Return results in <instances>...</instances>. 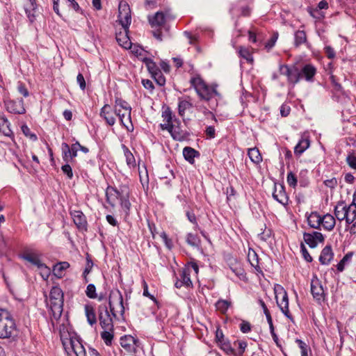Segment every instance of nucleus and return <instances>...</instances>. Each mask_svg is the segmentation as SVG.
Listing matches in <instances>:
<instances>
[{
	"label": "nucleus",
	"mask_w": 356,
	"mask_h": 356,
	"mask_svg": "<svg viewBox=\"0 0 356 356\" xmlns=\"http://www.w3.org/2000/svg\"><path fill=\"white\" fill-rule=\"evenodd\" d=\"M190 83L202 100L210 102L216 97H220V93L216 90V86H208L199 75L192 77Z\"/></svg>",
	"instance_id": "nucleus-1"
},
{
	"label": "nucleus",
	"mask_w": 356,
	"mask_h": 356,
	"mask_svg": "<svg viewBox=\"0 0 356 356\" xmlns=\"http://www.w3.org/2000/svg\"><path fill=\"white\" fill-rule=\"evenodd\" d=\"M63 292L58 286H53L49 293V308L54 319L58 320L63 310Z\"/></svg>",
	"instance_id": "nucleus-2"
},
{
	"label": "nucleus",
	"mask_w": 356,
	"mask_h": 356,
	"mask_svg": "<svg viewBox=\"0 0 356 356\" xmlns=\"http://www.w3.org/2000/svg\"><path fill=\"white\" fill-rule=\"evenodd\" d=\"M16 331V324L12 314L6 309H0V339H9Z\"/></svg>",
	"instance_id": "nucleus-3"
},
{
	"label": "nucleus",
	"mask_w": 356,
	"mask_h": 356,
	"mask_svg": "<svg viewBox=\"0 0 356 356\" xmlns=\"http://www.w3.org/2000/svg\"><path fill=\"white\" fill-rule=\"evenodd\" d=\"M275 292L276 293L277 304L280 310L285 316L289 319H292V316L289 309V298L286 291H284L282 286L277 285L275 288Z\"/></svg>",
	"instance_id": "nucleus-4"
},
{
	"label": "nucleus",
	"mask_w": 356,
	"mask_h": 356,
	"mask_svg": "<svg viewBox=\"0 0 356 356\" xmlns=\"http://www.w3.org/2000/svg\"><path fill=\"white\" fill-rule=\"evenodd\" d=\"M149 22L151 26L154 29H156V30L152 31V34L154 37L159 41H162V33L160 31V29L165 26V15L161 12L159 11L156 13L152 17H148Z\"/></svg>",
	"instance_id": "nucleus-5"
},
{
	"label": "nucleus",
	"mask_w": 356,
	"mask_h": 356,
	"mask_svg": "<svg viewBox=\"0 0 356 356\" xmlns=\"http://www.w3.org/2000/svg\"><path fill=\"white\" fill-rule=\"evenodd\" d=\"M129 188L127 186H120V188L108 186L106 189V202L114 207L118 200H120L122 195L125 193Z\"/></svg>",
	"instance_id": "nucleus-6"
},
{
	"label": "nucleus",
	"mask_w": 356,
	"mask_h": 356,
	"mask_svg": "<svg viewBox=\"0 0 356 356\" xmlns=\"http://www.w3.org/2000/svg\"><path fill=\"white\" fill-rule=\"evenodd\" d=\"M118 21L127 31L131 22V9L126 1H120L118 6Z\"/></svg>",
	"instance_id": "nucleus-7"
},
{
	"label": "nucleus",
	"mask_w": 356,
	"mask_h": 356,
	"mask_svg": "<svg viewBox=\"0 0 356 356\" xmlns=\"http://www.w3.org/2000/svg\"><path fill=\"white\" fill-rule=\"evenodd\" d=\"M280 72L281 74L287 77V80L289 83H293V85L298 83L301 80L300 70L295 65L292 66L280 65Z\"/></svg>",
	"instance_id": "nucleus-8"
},
{
	"label": "nucleus",
	"mask_w": 356,
	"mask_h": 356,
	"mask_svg": "<svg viewBox=\"0 0 356 356\" xmlns=\"http://www.w3.org/2000/svg\"><path fill=\"white\" fill-rule=\"evenodd\" d=\"M98 318L102 329L113 330V319L106 305H100L98 307Z\"/></svg>",
	"instance_id": "nucleus-9"
},
{
	"label": "nucleus",
	"mask_w": 356,
	"mask_h": 356,
	"mask_svg": "<svg viewBox=\"0 0 356 356\" xmlns=\"http://www.w3.org/2000/svg\"><path fill=\"white\" fill-rule=\"evenodd\" d=\"M80 148V143L76 141L71 146L66 143L61 145L62 157L65 163H70L74 161V159L77 156V152Z\"/></svg>",
	"instance_id": "nucleus-10"
},
{
	"label": "nucleus",
	"mask_w": 356,
	"mask_h": 356,
	"mask_svg": "<svg viewBox=\"0 0 356 356\" xmlns=\"http://www.w3.org/2000/svg\"><path fill=\"white\" fill-rule=\"evenodd\" d=\"M70 215L77 229L81 232L87 231L88 222L86 216L81 211H71Z\"/></svg>",
	"instance_id": "nucleus-11"
},
{
	"label": "nucleus",
	"mask_w": 356,
	"mask_h": 356,
	"mask_svg": "<svg viewBox=\"0 0 356 356\" xmlns=\"http://www.w3.org/2000/svg\"><path fill=\"white\" fill-rule=\"evenodd\" d=\"M4 102L6 110L9 113L14 114H24L26 113V109L24 106V100L22 98L17 99V100H7Z\"/></svg>",
	"instance_id": "nucleus-12"
},
{
	"label": "nucleus",
	"mask_w": 356,
	"mask_h": 356,
	"mask_svg": "<svg viewBox=\"0 0 356 356\" xmlns=\"http://www.w3.org/2000/svg\"><path fill=\"white\" fill-rule=\"evenodd\" d=\"M191 271L188 268H183L179 272V277L177 278V281L175 283V286L177 289H180L182 286L186 288L193 286L192 281L191 280Z\"/></svg>",
	"instance_id": "nucleus-13"
},
{
	"label": "nucleus",
	"mask_w": 356,
	"mask_h": 356,
	"mask_svg": "<svg viewBox=\"0 0 356 356\" xmlns=\"http://www.w3.org/2000/svg\"><path fill=\"white\" fill-rule=\"evenodd\" d=\"M311 293L314 299L318 301L322 300L325 298V291L321 282L314 276L311 281Z\"/></svg>",
	"instance_id": "nucleus-14"
},
{
	"label": "nucleus",
	"mask_w": 356,
	"mask_h": 356,
	"mask_svg": "<svg viewBox=\"0 0 356 356\" xmlns=\"http://www.w3.org/2000/svg\"><path fill=\"white\" fill-rule=\"evenodd\" d=\"M300 70V78L307 82H313L316 74V68L312 64L305 65Z\"/></svg>",
	"instance_id": "nucleus-15"
},
{
	"label": "nucleus",
	"mask_w": 356,
	"mask_h": 356,
	"mask_svg": "<svg viewBox=\"0 0 356 356\" xmlns=\"http://www.w3.org/2000/svg\"><path fill=\"white\" fill-rule=\"evenodd\" d=\"M100 116L104 119L106 124L113 126L115 123V118L109 104H105L101 109Z\"/></svg>",
	"instance_id": "nucleus-16"
},
{
	"label": "nucleus",
	"mask_w": 356,
	"mask_h": 356,
	"mask_svg": "<svg viewBox=\"0 0 356 356\" xmlns=\"http://www.w3.org/2000/svg\"><path fill=\"white\" fill-rule=\"evenodd\" d=\"M334 252L331 245H326L321 251L319 261L322 265H328L333 259Z\"/></svg>",
	"instance_id": "nucleus-17"
},
{
	"label": "nucleus",
	"mask_w": 356,
	"mask_h": 356,
	"mask_svg": "<svg viewBox=\"0 0 356 356\" xmlns=\"http://www.w3.org/2000/svg\"><path fill=\"white\" fill-rule=\"evenodd\" d=\"M192 107L193 104L191 102V97L189 96H186L184 98H178V113L181 117H184L186 111Z\"/></svg>",
	"instance_id": "nucleus-18"
},
{
	"label": "nucleus",
	"mask_w": 356,
	"mask_h": 356,
	"mask_svg": "<svg viewBox=\"0 0 356 356\" xmlns=\"http://www.w3.org/2000/svg\"><path fill=\"white\" fill-rule=\"evenodd\" d=\"M70 345L76 356H86V349L81 340L71 339Z\"/></svg>",
	"instance_id": "nucleus-19"
},
{
	"label": "nucleus",
	"mask_w": 356,
	"mask_h": 356,
	"mask_svg": "<svg viewBox=\"0 0 356 356\" xmlns=\"http://www.w3.org/2000/svg\"><path fill=\"white\" fill-rule=\"evenodd\" d=\"M273 198L282 204V205H286L288 204V197L284 191V188L283 186H280V189L277 190L276 188H275L274 192L273 193Z\"/></svg>",
	"instance_id": "nucleus-20"
},
{
	"label": "nucleus",
	"mask_w": 356,
	"mask_h": 356,
	"mask_svg": "<svg viewBox=\"0 0 356 356\" xmlns=\"http://www.w3.org/2000/svg\"><path fill=\"white\" fill-rule=\"evenodd\" d=\"M21 258L27 261L28 262L31 263L32 265L35 266L38 268L40 266H43V264L40 259L39 256L35 253L32 252H26L24 253Z\"/></svg>",
	"instance_id": "nucleus-21"
},
{
	"label": "nucleus",
	"mask_w": 356,
	"mask_h": 356,
	"mask_svg": "<svg viewBox=\"0 0 356 356\" xmlns=\"http://www.w3.org/2000/svg\"><path fill=\"white\" fill-rule=\"evenodd\" d=\"M128 30L125 31L124 29V33H116V40L118 44L125 49H128L131 47V40L128 36Z\"/></svg>",
	"instance_id": "nucleus-22"
},
{
	"label": "nucleus",
	"mask_w": 356,
	"mask_h": 356,
	"mask_svg": "<svg viewBox=\"0 0 356 356\" xmlns=\"http://www.w3.org/2000/svg\"><path fill=\"white\" fill-rule=\"evenodd\" d=\"M183 156L184 159L189 162L191 164H193L195 162V158L200 156L198 151L191 147H185L183 149Z\"/></svg>",
	"instance_id": "nucleus-23"
},
{
	"label": "nucleus",
	"mask_w": 356,
	"mask_h": 356,
	"mask_svg": "<svg viewBox=\"0 0 356 356\" xmlns=\"http://www.w3.org/2000/svg\"><path fill=\"white\" fill-rule=\"evenodd\" d=\"M84 309L88 323L91 326L95 325L97 323V317L93 306L92 305L87 304L85 305Z\"/></svg>",
	"instance_id": "nucleus-24"
},
{
	"label": "nucleus",
	"mask_w": 356,
	"mask_h": 356,
	"mask_svg": "<svg viewBox=\"0 0 356 356\" xmlns=\"http://www.w3.org/2000/svg\"><path fill=\"white\" fill-rule=\"evenodd\" d=\"M334 215L339 221L346 220L348 213L346 211V206L344 205L343 202L341 201L338 202L337 205L334 208Z\"/></svg>",
	"instance_id": "nucleus-25"
},
{
	"label": "nucleus",
	"mask_w": 356,
	"mask_h": 356,
	"mask_svg": "<svg viewBox=\"0 0 356 356\" xmlns=\"http://www.w3.org/2000/svg\"><path fill=\"white\" fill-rule=\"evenodd\" d=\"M335 218L330 214L324 215L321 216V225H322L323 228L327 231H331L335 226Z\"/></svg>",
	"instance_id": "nucleus-26"
},
{
	"label": "nucleus",
	"mask_w": 356,
	"mask_h": 356,
	"mask_svg": "<svg viewBox=\"0 0 356 356\" xmlns=\"http://www.w3.org/2000/svg\"><path fill=\"white\" fill-rule=\"evenodd\" d=\"M114 113H115V115L119 118L120 123L122 126L127 127V129L129 130V127L127 124V122H129L131 124V126L133 128V125L131 124V114L129 116L128 114H126V111H124V112L122 113V110L118 108H115Z\"/></svg>",
	"instance_id": "nucleus-27"
},
{
	"label": "nucleus",
	"mask_w": 356,
	"mask_h": 356,
	"mask_svg": "<svg viewBox=\"0 0 356 356\" xmlns=\"http://www.w3.org/2000/svg\"><path fill=\"white\" fill-rule=\"evenodd\" d=\"M170 134L175 140L179 141L185 140L189 136L188 133L181 130L179 126H176L175 124H174Z\"/></svg>",
	"instance_id": "nucleus-28"
},
{
	"label": "nucleus",
	"mask_w": 356,
	"mask_h": 356,
	"mask_svg": "<svg viewBox=\"0 0 356 356\" xmlns=\"http://www.w3.org/2000/svg\"><path fill=\"white\" fill-rule=\"evenodd\" d=\"M307 222L309 225L314 229H320L321 216L317 212H312L307 217Z\"/></svg>",
	"instance_id": "nucleus-29"
},
{
	"label": "nucleus",
	"mask_w": 356,
	"mask_h": 356,
	"mask_svg": "<svg viewBox=\"0 0 356 356\" xmlns=\"http://www.w3.org/2000/svg\"><path fill=\"white\" fill-rule=\"evenodd\" d=\"M70 267V264L67 261H61L57 263L53 267L54 275L60 278L64 275V271Z\"/></svg>",
	"instance_id": "nucleus-30"
},
{
	"label": "nucleus",
	"mask_w": 356,
	"mask_h": 356,
	"mask_svg": "<svg viewBox=\"0 0 356 356\" xmlns=\"http://www.w3.org/2000/svg\"><path fill=\"white\" fill-rule=\"evenodd\" d=\"M138 341L137 339L131 335H124L120 338L121 346L128 350H130L134 345H136Z\"/></svg>",
	"instance_id": "nucleus-31"
},
{
	"label": "nucleus",
	"mask_w": 356,
	"mask_h": 356,
	"mask_svg": "<svg viewBox=\"0 0 356 356\" xmlns=\"http://www.w3.org/2000/svg\"><path fill=\"white\" fill-rule=\"evenodd\" d=\"M309 145L308 138H301L294 147V154L297 156L301 155L309 147Z\"/></svg>",
	"instance_id": "nucleus-32"
},
{
	"label": "nucleus",
	"mask_w": 356,
	"mask_h": 356,
	"mask_svg": "<svg viewBox=\"0 0 356 356\" xmlns=\"http://www.w3.org/2000/svg\"><path fill=\"white\" fill-rule=\"evenodd\" d=\"M306 33L303 30H298L294 33V45L296 47H300L301 44H307Z\"/></svg>",
	"instance_id": "nucleus-33"
},
{
	"label": "nucleus",
	"mask_w": 356,
	"mask_h": 356,
	"mask_svg": "<svg viewBox=\"0 0 356 356\" xmlns=\"http://www.w3.org/2000/svg\"><path fill=\"white\" fill-rule=\"evenodd\" d=\"M122 149H123L127 165L130 168L136 167V163L135 157L129 148L125 145H122Z\"/></svg>",
	"instance_id": "nucleus-34"
},
{
	"label": "nucleus",
	"mask_w": 356,
	"mask_h": 356,
	"mask_svg": "<svg viewBox=\"0 0 356 356\" xmlns=\"http://www.w3.org/2000/svg\"><path fill=\"white\" fill-rule=\"evenodd\" d=\"M143 62L145 64L147 70L152 76L161 71V70L156 65V63L154 62L152 59L149 58H143Z\"/></svg>",
	"instance_id": "nucleus-35"
},
{
	"label": "nucleus",
	"mask_w": 356,
	"mask_h": 356,
	"mask_svg": "<svg viewBox=\"0 0 356 356\" xmlns=\"http://www.w3.org/2000/svg\"><path fill=\"white\" fill-rule=\"evenodd\" d=\"M129 191L128 188L127 191L124 194V195H122V197L121 198V200H120L121 207L123 209V211L125 212L127 216L129 215L130 208H131V203L129 202Z\"/></svg>",
	"instance_id": "nucleus-36"
},
{
	"label": "nucleus",
	"mask_w": 356,
	"mask_h": 356,
	"mask_svg": "<svg viewBox=\"0 0 356 356\" xmlns=\"http://www.w3.org/2000/svg\"><path fill=\"white\" fill-rule=\"evenodd\" d=\"M115 108H122L124 111H126V114H128L129 116L130 113H131V107L129 106V103L121 98H115L114 111Z\"/></svg>",
	"instance_id": "nucleus-37"
},
{
	"label": "nucleus",
	"mask_w": 356,
	"mask_h": 356,
	"mask_svg": "<svg viewBox=\"0 0 356 356\" xmlns=\"http://www.w3.org/2000/svg\"><path fill=\"white\" fill-rule=\"evenodd\" d=\"M248 155L254 163L259 164L262 161V157L259 149L256 147L249 149Z\"/></svg>",
	"instance_id": "nucleus-38"
},
{
	"label": "nucleus",
	"mask_w": 356,
	"mask_h": 356,
	"mask_svg": "<svg viewBox=\"0 0 356 356\" xmlns=\"http://www.w3.org/2000/svg\"><path fill=\"white\" fill-rule=\"evenodd\" d=\"M218 345L227 355H236L235 350L232 347L230 341L228 339H224V341H221Z\"/></svg>",
	"instance_id": "nucleus-39"
},
{
	"label": "nucleus",
	"mask_w": 356,
	"mask_h": 356,
	"mask_svg": "<svg viewBox=\"0 0 356 356\" xmlns=\"http://www.w3.org/2000/svg\"><path fill=\"white\" fill-rule=\"evenodd\" d=\"M186 243L194 248H198L200 245L201 241L197 235L188 233L186 238Z\"/></svg>",
	"instance_id": "nucleus-40"
},
{
	"label": "nucleus",
	"mask_w": 356,
	"mask_h": 356,
	"mask_svg": "<svg viewBox=\"0 0 356 356\" xmlns=\"http://www.w3.org/2000/svg\"><path fill=\"white\" fill-rule=\"evenodd\" d=\"M230 305L231 302L222 299L218 300L215 304L216 309L222 314H225Z\"/></svg>",
	"instance_id": "nucleus-41"
},
{
	"label": "nucleus",
	"mask_w": 356,
	"mask_h": 356,
	"mask_svg": "<svg viewBox=\"0 0 356 356\" xmlns=\"http://www.w3.org/2000/svg\"><path fill=\"white\" fill-rule=\"evenodd\" d=\"M93 266V262L90 256L87 254L86 255V264L83 272V277L86 283L88 282V275L91 272Z\"/></svg>",
	"instance_id": "nucleus-42"
},
{
	"label": "nucleus",
	"mask_w": 356,
	"mask_h": 356,
	"mask_svg": "<svg viewBox=\"0 0 356 356\" xmlns=\"http://www.w3.org/2000/svg\"><path fill=\"white\" fill-rule=\"evenodd\" d=\"M347 217L346 222L347 224H351L356 220V207H352L349 205L346 207Z\"/></svg>",
	"instance_id": "nucleus-43"
},
{
	"label": "nucleus",
	"mask_w": 356,
	"mask_h": 356,
	"mask_svg": "<svg viewBox=\"0 0 356 356\" xmlns=\"http://www.w3.org/2000/svg\"><path fill=\"white\" fill-rule=\"evenodd\" d=\"M238 54L241 57L245 59L249 63L253 62V57L249 49L244 47H239Z\"/></svg>",
	"instance_id": "nucleus-44"
},
{
	"label": "nucleus",
	"mask_w": 356,
	"mask_h": 356,
	"mask_svg": "<svg viewBox=\"0 0 356 356\" xmlns=\"http://www.w3.org/2000/svg\"><path fill=\"white\" fill-rule=\"evenodd\" d=\"M113 330H104L101 333V337L104 340L106 346H110L112 343L113 339Z\"/></svg>",
	"instance_id": "nucleus-45"
},
{
	"label": "nucleus",
	"mask_w": 356,
	"mask_h": 356,
	"mask_svg": "<svg viewBox=\"0 0 356 356\" xmlns=\"http://www.w3.org/2000/svg\"><path fill=\"white\" fill-rule=\"evenodd\" d=\"M303 239L305 242L311 248H314L317 246V242L314 238V235L312 233L305 232L303 234Z\"/></svg>",
	"instance_id": "nucleus-46"
},
{
	"label": "nucleus",
	"mask_w": 356,
	"mask_h": 356,
	"mask_svg": "<svg viewBox=\"0 0 356 356\" xmlns=\"http://www.w3.org/2000/svg\"><path fill=\"white\" fill-rule=\"evenodd\" d=\"M230 269L240 280H245L246 279L245 270L240 265L231 266Z\"/></svg>",
	"instance_id": "nucleus-47"
},
{
	"label": "nucleus",
	"mask_w": 356,
	"mask_h": 356,
	"mask_svg": "<svg viewBox=\"0 0 356 356\" xmlns=\"http://www.w3.org/2000/svg\"><path fill=\"white\" fill-rule=\"evenodd\" d=\"M353 254V252H348L343 257V259L338 263V264L337 265V268L339 272H342L344 270L346 263H347L351 259Z\"/></svg>",
	"instance_id": "nucleus-48"
},
{
	"label": "nucleus",
	"mask_w": 356,
	"mask_h": 356,
	"mask_svg": "<svg viewBox=\"0 0 356 356\" xmlns=\"http://www.w3.org/2000/svg\"><path fill=\"white\" fill-rule=\"evenodd\" d=\"M21 130H22V133L24 134V135L26 137L29 138L31 140L36 141L38 140V137H37L36 134L32 133L26 124H24L22 125Z\"/></svg>",
	"instance_id": "nucleus-49"
},
{
	"label": "nucleus",
	"mask_w": 356,
	"mask_h": 356,
	"mask_svg": "<svg viewBox=\"0 0 356 356\" xmlns=\"http://www.w3.org/2000/svg\"><path fill=\"white\" fill-rule=\"evenodd\" d=\"M296 343L298 345L301 350V356H308V352L310 351L309 346L301 339H296Z\"/></svg>",
	"instance_id": "nucleus-50"
},
{
	"label": "nucleus",
	"mask_w": 356,
	"mask_h": 356,
	"mask_svg": "<svg viewBox=\"0 0 356 356\" xmlns=\"http://www.w3.org/2000/svg\"><path fill=\"white\" fill-rule=\"evenodd\" d=\"M86 295L90 299H95L97 298L96 293V287L93 284H89L86 290Z\"/></svg>",
	"instance_id": "nucleus-51"
},
{
	"label": "nucleus",
	"mask_w": 356,
	"mask_h": 356,
	"mask_svg": "<svg viewBox=\"0 0 356 356\" xmlns=\"http://www.w3.org/2000/svg\"><path fill=\"white\" fill-rule=\"evenodd\" d=\"M250 254H249V261L252 267L255 268L257 272L261 273V268L259 266V258L255 252L253 251L252 259H250Z\"/></svg>",
	"instance_id": "nucleus-52"
},
{
	"label": "nucleus",
	"mask_w": 356,
	"mask_h": 356,
	"mask_svg": "<svg viewBox=\"0 0 356 356\" xmlns=\"http://www.w3.org/2000/svg\"><path fill=\"white\" fill-rule=\"evenodd\" d=\"M162 117L166 122L173 123V115L170 107H166L162 112Z\"/></svg>",
	"instance_id": "nucleus-53"
},
{
	"label": "nucleus",
	"mask_w": 356,
	"mask_h": 356,
	"mask_svg": "<svg viewBox=\"0 0 356 356\" xmlns=\"http://www.w3.org/2000/svg\"><path fill=\"white\" fill-rule=\"evenodd\" d=\"M152 77L154 79V81L159 86H163L165 85V78L163 76L161 71H159V72L156 73L155 74L152 76Z\"/></svg>",
	"instance_id": "nucleus-54"
},
{
	"label": "nucleus",
	"mask_w": 356,
	"mask_h": 356,
	"mask_svg": "<svg viewBox=\"0 0 356 356\" xmlns=\"http://www.w3.org/2000/svg\"><path fill=\"white\" fill-rule=\"evenodd\" d=\"M286 181L288 184L293 188L297 186V178L294 173L289 172L287 175Z\"/></svg>",
	"instance_id": "nucleus-55"
},
{
	"label": "nucleus",
	"mask_w": 356,
	"mask_h": 356,
	"mask_svg": "<svg viewBox=\"0 0 356 356\" xmlns=\"http://www.w3.org/2000/svg\"><path fill=\"white\" fill-rule=\"evenodd\" d=\"M186 216L188 220L195 225L194 229H200V227L197 224L196 216L195 213L192 211H187L186 212Z\"/></svg>",
	"instance_id": "nucleus-56"
},
{
	"label": "nucleus",
	"mask_w": 356,
	"mask_h": 356,
	"mask_svg": "<svg viewBox=\"0 0 356 356\" xmlns=\"http://www.w3.org/2000/svg\"><path fill=\"white\" fill-rule=\"evenodd\" d=\"M61 170L63 172L67 175L69 179H72L73 177V172L71 166L69 163H66L61 167Z\"/></svg>",
	"instance_id": "nucleus-57"
},
{
	"label": "nucleus",
	"mask_w": 356,
	"mask_h": 356,
	"mask_svg": "<svg viewBox=\"0 0 356 356\" xmlns=\"http://www.w3.org/2000/svg\"><path fill=\"white\" fill-rule=\"evenodd\" d=\"M143 296L145 297H148L149 298L152 300L154 302H157L155 297L149 293L147 284L144 280H143Z\"/></svg>",
	"instance_id": "nucleus-58"
},
{
	"label": "nucleus",
	"mask_w": 356,
	"mask_h": 356,
	"mask_svg": "<svg viewBox=\"0 0 356 356\" xmlns=\"http://www.w3.org/2000/svg\"><path fill=\"white\" fill-rule=\"evenodd\" d=\"M39 270H40V275L42 277L44 280H47L49 277V275L50 274V269L48 268L46 264H43V266H40L38 268Z\"/></svg>",
	"instance_id": "nucleus-59"
},
{
	"label": "nucleus",
	"mask_w": 356,
	"mask_h": 356,
	"mask_svg": "<svg viewBox=\"0 0 356 356\" xmlns=\"http://www.w3.org/2000/svg\"><path fill=\"white\" fill-rule=\"evenodd\" d=\"M278 38V33H275L273 35V36L270 38V39L266 43L265 47L268 49H271L273 47H274L277 40Z\"/></svg>",
	"instance_id": "nucleus-60"
},
{
	"label": "nucleus",
	"mask_w": 356,
	"mask_h": 356,
	"mask_svg": "<svg viewBox=\"0 0 356 356\" xmlns=\"http://www.w3.org/2000/svg\"><path fill=\"white\" fill-rule=\"evenodd\" d=\"M17 90L24 97H27L29 95V92L27 88H26L25 85L22 82L18 83Z\"/></svg>",
	"instance_id": "nucleus-61"
},
{
	"label": "nucleus",
	"mask_w": 356,
	"mask_h": 356,
	"mask_svg": "<svg viewBox=\"0 0 356 356\" xmlns=\"http://www.w3.org/2000/svg\"><path fill=\"white\" fill-rule=\"evenodd\" d=\"M300 249H301V252H302V254L304 259L307 262H312V257H311V255L308 252V251H307V250L305 248L304 244H302V243L301 244Z\"/></svg>",
	"instance_id": "nucleus-62"
},
{
	"label": "nucleus",
	"mask_w": 356,
	"mask_h": 356,
	"mask_svg": "<svg viewBox=\"0 0 356 356\" xmlns=\"http://www.w3.org/2000/svg\"><path fill=\"white\" fill-rule=\"evenodd\" d=\"M240 330L243 333H248L251 330V325L246 321H242L240 324Z\"/></svg>",
	"instance_id": "nucleus-63"
},
{
	"label": "nucleus",
	"mask_w": 356,
	"mask_h": 356,
	"mask_svg": "<svg viewBox=\"0 0 356 356\" xmlns=\"http://www.w3.org/2000/svg\"><path fill=\"white\" fill-rule=\"evenodd\" d=\"M346 161L349 166L356 170V156L353 155H348L346 158Z\"/></svg>",
	"instance_id": "nucleus-64"
}]
</instances>
